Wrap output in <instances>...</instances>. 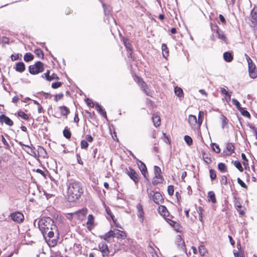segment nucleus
Wrapping results in <instances>:
<instances>
[{"label": "nucleus", "mask_w": 257, "mask_h": 257, "mask_svg": "<svg viewBox=\"0 0 257 257\" xmlns=\"http://www.w3.org/2000/svg\"><path fill=\"white\" fill-rule=\"evenodd\" d=\"M38 224L48 245L55 246L59 238V233L54 220L50 217H43L38 221Z\"/></svg>", "instance_id": "f257e3e1"}, {"label": "nucleus", "mask_w": 257, "mask_h": 257, "mask_svg": "<svg viewBox=\"0 0 257 257\" xmlns=\"http://www.w3.org/2000/svg\"><path fill=\"white\" fill-rule=\"evenodd\" d=\"M83 193L82 184L80 182L72 181L69 183L67 188L68 199L70 202L78 200Z\"/></svg>", "instance_id": "f03ea898"}, {"label": "nucleus", "mask_w": 257, "mask_h": 257, "mask_svg": "<svg viewBox=\"0 0 257 257\" xmlns=\"http://www.w3.org/2000/svg\"><path fill=\"white\" fill-rule=\"evenodd\" d=\"M210 27L211 31L215 34L218 39L226 44L228 43V39L224 32L219 28L215 23H210Z\"/></svg>", "instance_id": "7ed1b4c3"}, {"label": "nucleus", "mask_w": 257, "mask_h": 257, "mask_svg": "<svg viewBox=\"0 0 257 257\" xmlns=\"http://www.w3.org/2000/svg\"><path fill=\"white\" fill-rule=\"evenodd\" d=\"M245 56L248 64V70L249 77L252 79H255L257 77V69L256 66L247 54H245Z\"/></svg>", "instance_id": "20e7f679"}, {"label": "nucleus", "mask_w": 257, "mask_h": 257, "mask_svg": "<svg viewBox=\"0 0 257 257\" xmlns=\"http://www.w3.org/2000/svg\"><path fill=\"white\" fill-rule=\"evenodd\" d=\"M43 71L44 64L41 61H37L35 64L30 65L29 67V71L30 73L33 75L37 74L42 72Z\"/></svg>", "instance_id": "39448f33"}, {"label": "nucleus", "mask_w": 257, "mask_h": 257, "mask_svg": "<svg viewBox=\"0 0 257 257\" xmlns=\"http://www.w3.org/2000/svg\"><path fill=\"white\" fill-rule=\"evenodd\" d=\"M147 192L149 197L150 198H152L153 201L156 204H159L160 203L163 202L164 198L160 192H154L153 191L149 190V189L147 190Z\"/></svg>", "instance_id": "423d86ee"}, {"label": "nucleus", "mask_w": 257, "mask_h": 257, "mask_svg": "<svg viewBox=\"0 0 257 257\" xmlns=\"http://www.w3.org/2000/svg\"><path fill=\"white\" fill-rule=\"evenodd\" d=\"M123 172L127 174L130 178L133 180L136 184L139 182V178L137 173L131 167L125 168Z\"/></svg>", "instance_id": "0eeeda50"}, {"label": "nucleus", "mask_w": 257, "mask_h": 257, "mask_svg": "<svg viewBox=\"0 0 257 257\" xmlns=\"http://www.w3.org/2000/svg\"><path fill=\"white\" fill-rule=\"evenodd\" d=\"M10 217L14 221L19 223L22 222L24 219L23 214L18 211L11 213Z\"/></svg>", "instance_id": "6e6552de"}, {"label": "nucleus", "mask_w": 257, "mask_h": 257, "mask_svg": "<svg viewBox=\"0 0 257 257\" xmlns=\"http://www.w3.org/2000/svg\"><path fill=\"white\" fill-rule=\"evenodd\" d=\"M188 122L193 130L200 129L198 126V119L195 115L190 114L188 116Z\"/></svg>", "instance_id": "1a4fd4ad"}, {"label": "nucleus", "mask_w": 257, "mask_h": 257, "mask_svg": "<svg viewBox=\"0 0 257 257\" xmlns=\"http://www.w3.org/2000/svg\"><path fill=\"white\" fill-rule=\"evenodd\" d=\"M251 24L250 26L255 31L257 30V12L254 9L252 10L250 15Z\"/></svg>", "instance_id": "9d476101"}, {"label": "nucleus", "mask_w": 257, "mask_h": 257, "mask_svg": "<svg viewBox=\"0 0 257 257\" xmlns=\"http://www.w3.org/2000/svg\"><path fill=\"white\" fill-rule=\"evenodd\" d=\"M87 213V209L86 208H83L81 210H79L74 213V214L76 215L77 218L80 220H83L86 215Z\"/></svg>", "instance_id": "9b49d317"}, {"label": "nucleus", "mask_w": 257, "mask_h": 257, "mask_svg": "<svg viewBox=\"0 0 257 257\" xmlns=\"http://www.w3.org/2000/svg\"><path fill=\"white\" fill-rule=\"evenodd\" d=\"M137 209L138 217L140 218V221L143 222L144 220V212L141 203L137 205Z\"/></svg>", "instance_id": "f8f14e48"}, {"label": "nucleus", "mask_w": 257, "mask_h": 257, "mask_svg": "<svg viewBox=\"0 0 257 257\" xmlns=\"http://www.w3.org/2000/svg\"><path fill=\"white\" fill-rule=\"evenodd\" d=\"M234 150L233 145L231 143H228L226 145V150L223 151V153L225 156H229L234 152Z\"/></svg>", "instance_id": "ddd939ff"}, {"label": "nucleus", "mask_w": 257, "mask_h": 257, "mask_svg": "<svg viewBox=\"0 0 257 257\" xmlns=\"http://www.w3.org/2000/svg\"><path fill=\"white\" fill-rule=\"evenodd\" d=\"M113 231L114 237H116L117 238L121 239H125L126 237V234L125 232L117 229H114Z\"/></svg>", "instance_id": "4468645a"}, {"label": "nucleus", "mask_w": 257, "mask_h": 257, "mask_svg": "<svg viewBox=\"0 0 257 257\" xmlns=\"http://www.w3.org/2000/svg\"><path fill=\"white\" fill-rule=\"evenodd\" d=\"M98 247L102 252L103 256L108 255L109 251L107 245L105 242H101L98 245Z\"/></svg>", "instance_id": "2eb2a0df"}, {"label": "nucleus", "mask_w": 257, "mask_h": 257, "mask_svg": "<svg viewBox=\"0 0 257 257\" xmlns=\"http://www.w3.org/2000/svg\"><path fill=\"white\" fill-rule=\"evenodd\" d=\"M140 162V165L139 166V168L142 172V174L144 177L146 179H148V174L147 173V168L146 165L142 161Z\"/></svg>", "instance_id": "dca6fc26"}, {"label": "nucleus", "mask_w": 257, "mask_h": 257, "mask_svg": "<svg viewBox=\"0 0 257 257\" xmlns=\"http://www.w3.org/2000/svg\"><path fill=\"white\" fill-rule=\"evenodd\" d=\"M94 217L93 215L92 214H89L88 216L87 221L86 223L87 229L89 230H91V229L92 228V226L94 224Z\"/></svg>", "instance_id": "f3484780"}, {"label": "nucleus", "mask_w": 257, "mask_h": 257, "mask_svg": "<svg viewBox=\"0 0 257 257\" xmlns=\"http://www.w3.org/2000/svg\"><path fill=\"white\" fill-rule=\"evenodd\" d=\"M0 119L2 122H5L9 126H12L13 125V121L9 117L4 114H2L0 116Z\"/></svg>", "instance_id": "a211bd4d"}, {"label": "nucleus", "mask_w": 257, "mask_h": 257, "mask_svg": "<svg viewBox=\"0 0 257 257\" xmlns=\"http://www.w3.org/2000/svg\"><path fill=\"white\" fill-rule=\"evenodd\" d=\"M25 65L22 62L17 63L15 66V70L17 72L22 73L25 70Z\"/></svg>", "instance_id": "6ab92c4d"}, {"label": "nucleus", "mask_w": 257, "mask_h": 257, "mask_svg": "<svg viewBox=\"0 0 257 257\" xmlns=\"http://www.w3.org/2000/svg\"><path fill=\"white\" fill-rule=\"evenodd\" d=\"M152 119L154 123V125L156 127L159 126L161 124L160 117L156 114H154L152 115Z\"/></svg>", "instance_id": "aec40b11"}, {"label": "nucleus", "mask_w": 257, "mask_h": 257, "mask_svg": "<svg viewBox=\"0 0 257 257\" xmlns=\"http://www.w3.org/2000/svg\"><path fill=\"white\" fill-rule=\"evenodd\" d=\"M122 41L125 48L128 50H129L130 52H132L133 51L132 46L131 44L129 42L128 39L125 37H123L122 39ZM130 55H131V53H130Z\"/></svg>", "instance_id": "412c9836"}, {"label": "nucleus", "mask_w": 257, "mask_h": 257, "mask_svg": "<svg viewBox=\"0 0 257 257\" xmlns=\"http://www.w3.org/2000/svg\"><path fill=\"white\" fill-rule=\"evenodd\" d=\"M177 245L178 249L182 252L186 253V249L184 241L181 238H180L179 240L177 241Z\"/></svg>", "instance_id": "4be33fe9"}, {"label": "nucleus", "mask_w": 257, "mask_h": 257, "mask_svg": "<svg viewBox=\"0 0 257 257\" xmlns=\"http://www.w3.org/2000/svg\"><path fill=\"white\" fill-rule=\"evenodd\" d=\"M158 211L162 215L164 216H168L169 214L167 208L164 205L160 206L158 208Z\"/></svg>", "instance_id": "5701e85b"}, {"label": "nucleus", "mask_w": 257, "mask_h": 257, "mask_svg": "<svg viewBox=\"0 0 257 257\" xmlns=\"http://www.w3.org/2000/svg\"><path fill=\"white\" fill-rule=\"evenodd\" d=\"M223 59L227 62H230L233 60V57L230 52H225L223 53Z\"/></svg>", "instance_id": "b1692460"}, {"label": "nucleus", "mask_w": 257, "mask_h": 257, "mask_svg": "<svg viewBox=\"0 0 257 257\" xmlns=\"http://www.w3.org/2000/svg\"><path fill=\"white\" fill-rule=\"evenodd\" d=\"M59 108L62 115L67 116L70 113L69 109L66 106H61Z\"/></svg>", "instance_id": "393cba45"}, {"label": "nucleus", "mask_w": 257, "mask_h": 257, "mask_svg": "<svg viewBox=\"0 0 257 257\" xmlns=\"http://www.w3.org/2000/svg\"><path fill=\"white\" fill-rule=\"evenodd\" d=\"M162 50L163 57L165 58H167V57L169 56V51L167 46L165 44H163L162 45Z\"/></svg>", "instance_id": "a878e982"}, {"label": "nucleus", "mask_w": 257, "mask_h": 257, "mask_svg": "<svg viewBox=\"0 0 257 257\" xmlns=\"http://www.w3.org/2000/svg\"><path fill=\"white\" fill-rule=\"evenodd\" d=\"M154 173H155V178H160V177H163L161 175V168L157 166H154Z\"/></svg>", "instance_id": "bb28decb"}, {"label": "nucleus", "mask_w": 257, "mask_h": 257, "mask_svg": "<svg viewBox=\"0 0 257 257\" xmlns=\"http://www.w3.org/2000/svg\"><path fill=\"white\" fill-rule=\"evenodd\" d=\"M175 94L179 97H183L184 93L183 90L178 87H175L174 89Z\"/></svg>", "instance_id": "cd10ccee"}, {"label": "nucleus", "mask_w": 257, "mask_h": 257, "mask_svg": "<svg viewBox=\"0 0 257 257\" xmlns=\"http://www.w3.org/2000/svg\"><path fill=\"white\" fill-rule=\"evenodd\" d=\"M63 134L64 137L67 139H70L71 137V133L67 126L65 127L63 131Z\"/></svg>", "instance_id": "c85d7f7f"}, {"label": "nucleus", "mask_w": 257, "mask_h": 257, "mask_svg": "<svg viewBox=\"0 0 257 257\" xmlns=\"http://www.w3.org/2000/svg\"><path fill=\"white\" fill-rule=\"evenodd\" d=\"M208 197L209 198V201H211L213 203L216 202L215 195L213 191H209L208 193Z\"/></svg>", "instance_id": "c756f323"}, {"label": "nucleus", "mask_w": 257, "mask_h": 257, "mask_svg": "<svg viewBox=\"0 0 257 257\" xmlns=\"http://www.w3.org/2000/svg\"><path fill=\"white\" fill-rule=\"evenodd\" d=\"M34 57L31 53H27L24 57V59L26 62H29L33 60Z\"/></svg>", "instance_id": "7c9ffc66"}, {"label": "nucleus", "mask_w": 257, "mask_h": 257, "mask_svg": "<svg viewBox=\"0 0 257 257\" xmlns=\"http://www.w3.org/2000/svg\"><path fill=\"white\" fill-rule=\"evenodd\" d=\"M204 116V112L202 111H200L198 113V126L200 127L203 121Z\"/></svg>", "instance_id": "2f4dec72"}, {"label": "nucleus", "mask_w": 257, "mask_h": 257, "mask_svg": "<svg viewBox=\"0 0 257 257\" xmlns=\"http://www.w3.org/2000/svg\"><path fill=\"white\" fill-rule=\"evenodd\" d=\"M218 169L222 173L227 172V167L226 165L223 163H219L218 164Z\"/></svg>", "instance_id": "473e14b6"}, {"label": "nucleus", "mask_w": 257, "mask_h": 257, "mask_svg": "<svg viewBox=\"0 0 257 257\" xmlns=\"http://www.w3.org/2000/svg\"><path fill=\"white\" fill-rule=\"evenodd\" d=\"M105 211L106 212L107 214L110 216L114 223H115V221H116V220L115 219V217L111 212L110 209L108 207H107L105 208Z\"/></svg>", "instance_id": "72a5a7b5"}, {"label": "nucleus", "mask_w": 257, "mask_h": 257, "mask_svg": "<svg viewBox=\"0 0 257 257\" xmlns=\"http://www.w3.org/2000/svg\"><path fill=\"white\" fill-rule=\"evenodd\" d=\"M220 119L222 121V128H224L225 127V126L228 124V120L227 119L226 117L224 115H221Z\"/></svg>", "instance_id": "f704fd0d"}, {"label": "nucleus", "mask_w": 257, "mask_h": 257, "mask_svg": "<svg viewBox=\"0 0 257 257\" xmlns=\"http://www.w3.org/2000/svg\"><path fill=\"white\" fill-rule=\"evenodd\" d=\"M154 178L152 181V184L153 185L155 186L159 183H162L164 180L163 177H160V178Z\"/></svg>", "instance_id": "c9c22d12"}, {"label": "nucleus", "mask_w": 257, "mask_h": 257, "mask_svg": "<svg viewBox=\"0 0 257 257\" xmlns=\"http://www.w3.org/2000/svg\"><path fill=\"white\" fill-rule=\"evenodd\" d=\"M184 140L186 144L189 146H191L193 144L192 139L189 136L186 135L184 137Z\"/></svg>", "instance_id": "e433bc0d"}, {"label": "nucleus", "mask_w": 257, "mask_h": 257, "mask_svg": "<svg viewBox=\"0 0 257 257\" xmlns=\"http://www.w3.org/2000/svg\"><path fill=\"white\" fill-rule=\"evenodd\" d=\"M239 111L240 112L241 114L247 118H250V114L249 113V112L245 109L242 107L241 108Z\"/></svg>", "instance_id": "4c0bfd02"}, {"label": "nucleus", "mask_w": 257, "mask_h": 257, "mask_svg": "<svg viewBox=\"0 0 257 257\" xmlns=\"http://www.w3.org/2000/svg\"><path fill=\"white\" fill-rule=\"evenodd\" d=\"M18 115L19 117H21L22 118L27 120L29 119V116L28 114L25 113L24 111H20L18 113Z\"/></svg>", "instance_id": "58836bf2"}, {"label": "nucleus", "mask_w": 257, "mask_h": 257, "mask_svg": "<svg viewBox=\"0 0 257 257\" xmlns=\"http://www.w3.org/2000/svg\"><path fill=\"white\" fill-rule=\"evenodd\" d=\"M203 158L204 159V161L207 164H210L212 161L211 158L208 156V155L207 154L203 153Z\"/></svg>", "instance_id": "ea45409f"}, {"label": "nucleus", "mask_w": 257, "mask_h": 257, "mask_svg": "<svg viewBox=\"0 0 257 257\" xmlns=\"http://www.w3.org/2000/svg\"><path fill=\"white\" fill-rule=\"evenodd\" d=\"M234 165L235 167L238 169L240 172H242L243 171V169L242 167V165L240 162L238 161H235L234 162Z\"/></svg>", "instance_id": "a19ab883"}, {"label": "nucleus", "mask_w": 257, "mask_h": 257, "mask_svg": "<svg viewBox=\"0 0 257 257\" xmlns=\"http://www.w3.org/2000/svg\"><path fill=\"white\" fill-rule=\"evenodd\" d=\"M232 103L233 105H235L237 109L239 110L242 107L240 106V104L239 102L236 99L233 98L231 100Z\"/></svg>", "instance_id": "79ce46f5"}, {"label": "nucleus", "mask_w": 257, "mask_h": 257, "mask_svg": "<svg viewBox=\"0 0 257 257\" xmlns=\"http://www.w3.org/2000/svg\"><path fill=\"white\" fill-rule=\"evenodd\" d=\"M212 150L215 152L216 153H219L220 152V149L219 148V145L215 144L213 143L212 144Z\"/></svg>", "instance_id": "37998d69"}, {"label": "nucleus", "mask_w": 257, "mask_h": 257, "mask_svg": "<svg viewBox=\"0 0 257 257\" xmlns=\"http://www.w3.org/2000/svg\"><path fill=\"white\" fill-rule=\"evenodd\" d=\"M80 146L81 149H87L88 146V142L86 140H83L81 141Z\"/></svg>", "instance_id": "c03bdc74"}, {"label": "nucleus", "mask_w": 257, "mask_h": 257, "mask_svg": "<svg viewBox=\"0 0 257 257\" xmlns=\"http://www.w3.org/2000/svg\"><path fill=\"white\" fill-rule=\"evenodd\" d=\"M209 175L211 180H214L216 178V172L212 169L209 170Z\"/></svg>", "instance_id": "a18cd8bd"}, {"label": "nucleus", "mask_w": 257, "mask_h": 257, "mask_svg": "<svg viewBox=\"0 0 257 257\" xmlns=\"http://www.w3.org/2000/svg\"><path fill=\"white\" fill-rule=\"evenodd\" d=\"M241 157L242 159L243 160V161L242 162L243 165L245 167H246V166H248V160L246 158L245 155L244 153H242L241 155Z\"/></svg>", "instance_id": "49530a36"}, {"label": "nucleus", "mask_w": 257, "mask_h": 257, "mask_svg": "<svg viewBox=\"0 0 257 257\" xmlns=\"http://www.w3.org/2000/svg\"><path fill=\"white\" fill-rule=\"evenodd\" d=\"M59 79V77L58 75L55 73H53L51 75L49 76V79H48V81H51L53 80H58Z\"/></svg>", "instance_id": "de8ad7c7"}, {"label": "nucleus", "mask_w": 257, "mask_h": 257, "mask_svg": "<svg viewBox=\"0 0 257 257\" xmlns=\"http://www.w3.org/2000/svg\"><path fill=\"white\" fill-rule=\"evenodd\" d=\"M35 53L39 57H42V58H43L44 57V53L41 49H37L35 51Z\"/></svg>", "instance_id": "09e8293b"}, {"label": "nucleus", "mask_w": 257, "mask_h": 257, "mask_svg": "<svg viewBox=\"0 0 257 257\" xmlns=\"http://www.w3.org/2000/svg\"><path fill=\"white\" fill-rule=\"evenodd\" d=\"M167 191L169 195H173L174 192V186L173 185H169L168 187Z\"/></svg>", "instance_id": "8fccbe9b"}, {"label": "nucleus", "mask_w": 257, "mask_h": 257, "mask_svg": "<svg viewBox=\"0 0 257 257\" xmlns=\"http://www.w3.org/2000/svg\"><path fill=\"white\" fill-rule=\"evenodd\" d=\"M62 85V83L61 82H56L54 83H52L51 85V87L54 89L58 88L61 87Z\"/></svg>", "instance_id": "3c124183"}, {"label": "nucleus", "mask_w": 257, "mask_h": 257, "mask_svg": "<svg viewBox=\"0 0 257 257\" xmlns=\"http://www.w3.org/2000/svg\"><path fill=\"white\" fill-rule=\"evenodd\" d=\"M249 127L252 130V133H253L254 135L255 136V138L257 140V127L252 124H250L249 125Z\"/></svg>", "instance_id": "603ef678"}, {"label": "nucleus", "mask_w": 257, "mask_h": 257, "mask_svg": "<svg viewBox=\"0 0 257 257\" xmlns=\"http://www.w3.org/2000/svg\"><path fill=\"white\" fill-rule=\"evenodd\" d=\"M64 96V94L63 93H59L58 94H56L55 96H54V100L55 101H58L59 100H60Z\"/></svg>", "instance_id": "864d4df0"}, {"label": "nucleus", "mask_w": 257, "mask_h": 257, "mask_svg": "<svg viewBox=\"0 0 257 257\" xmlns=\"http://www.w3.org/2000/svg\"><path fill=\"white\" fill-rule=\"evenodd\" d=\"M220 183L222 185H226L228 183L227 178L225 176H222L220 180Z\"/></svg>", "instance_id": "5fc2aeb1"}, {"label": "nucleus", "mask_w": 257, "mask_h": 257, "mask_svg": "<svg viewBox=\"0 0 257 257\" xmlns=\"http://www.w3.org/2000/svg\"><path fill=\"white\" fill-rule=\"evenodd\" d=\"M85 102L87 105L91 107H93L95 105V104L92 101V100L88 98L85 99Z\"/></svg>", "instance_id": "6e6d98bb"}, {"label": "nucleus", "mask_w": 257, "mask_h": 257, "mask_svg": "<svg viewBox=\"0 0 257 257\" xmlns=\"http://www.w3.org/2000/svg\"><path fill=\"white\" fill-rule=\"evenodd\" d=\"M235 207L236 208L237 210L239 212V213L241 215H243L244 214V212L242 210H239V208L242 207L241 204H239L238 205L235 204Z\"/></svg>", "instance_id": "4d7b16f0"}, {"label": "nucleus", "mask_w": 257, "mask_h": 257, "mask_svg": "<svg viewBox=\"0 0 257 257\" xmlns=\"http://www.w3.org/2000/svg\"><path fill=\"white\" fill-rule=\"evenodd\" d=\"M237 183L243 188L247 189V187L246 184L240 179L238 178L237 179Z\"/></svg>", "instance_id": "13d9d810"}, {"label": "nucleus", "mask_w": 257, "mask_h": 257, "mask_svg": "<svg viewBox=\"0 0 257 257\" xmlns=\"http://www.w3.org/2000/svg\"><path fill=\"white\" fill-rule=\"evenodd\" d=\"M50 257H63L60 251L54 252L52 253Z\"/></svg>", "instance_id": "bf43d9fd"}, {"label": "nucleus", "mask_w": 257, "mask_h": 257, "mask_svg": "<svg viewBox=\"0 0 257 257\" xmlns=\"http://www.w3.org/2000/svg\"><path fill=\"white\" fill-rule=\"evenodd\" d=\"M166 221L170 225L172 226L175 227V224H177V222L175 221H173L169 218H166Z\"/></svg>", "instance_id": "052dcab7"}, {"label": "nucleus", "mask_w": 257, "mask_h": 257, "mask_svg": "<svg viewBox=\"0 0 257 257\" xmlns=\"http://www.w3.org/2000/svg\"><path fill=\"white\" fill-rule=\"evenodd\" d=\"M99 237L101 239H102L104 240L105 241H107V242H110V239L109 238V237H107V236L106 235V234L105 233L103 235H100Z\"/></svg>", "instance_id": "680f3d73"}, {"label": "nucleus", "mask_w": 257, "mask_h": 257, "mask_svg": "<svg viewBox=\"0 0 257 257\" xmlns=\"http://www.w3.org/2000/svg\"><path fill=\"white\" fill-rule=\"evenodd\" d=\"M199 251L201 255H204L206 252L205 249L204 248V246H200L199 247Z\"/></svg>", "instance_id": "e2e57ef3"}, {"label": "nucleus", "mask_w": 257, "mask_h": 257, "mask_svg": "<svg viewBox=\"0 0 257 257\" xmlns=\"http://www.w3.org/2000/svg\"><path fill=\"white\" fill-rule=\"evenodd\" d=\"M219 18L220 21H221V22L222 23V24H223V25H225L226 24V21L225 18L223 17V15L220 14L219 15Z\"/></svg>", "instance_id": "0e129e2a"}, {"label": "nucleus", "mask_w": 257, "mask_h": 257, "mask_svg": "<svg viewBox=\"0 0 257 257\" xmlns=\"http://www.w3.org/2000/svg\"><path fill=\"white\" fill-rule=\"evenodd\" d=\"M113 232V230H110L107 232H106L105 234H106L107 237H109V238L110 239V237H114Z\"/></svg>", "instance_id": "69168bd1"}, {"label": "nucleus", "mask_w": 257, "mask_h": 257, "mask_svg": "<svg viewBox=\"0 0 257 257\" xmlns=\"http://www.w3.org/2000/svg\"><path fill=\"white\" fill-rule=\"evenodd\" d=\"M86 141L88 142H92L93 141V138L90 135H87L85 136Z\"/></svg>", "instance_id": "338daca9"}, {"label": "nucleus", "mask_w": 257, "mask_h": 257, "mask_svg": "<svg viewBox=\"0 0 257 257\" xmlns=\"http://www.w3.org/2000/svg\"><path fill=\"white\" fill-rule=\"evenodd\" d=\"M95 109L97 110V111L99 113L102 110L103 108L102 107L97 103H96L95 104Z\"/></svg>", "instance_id": "774afa93"}]
</instances>
